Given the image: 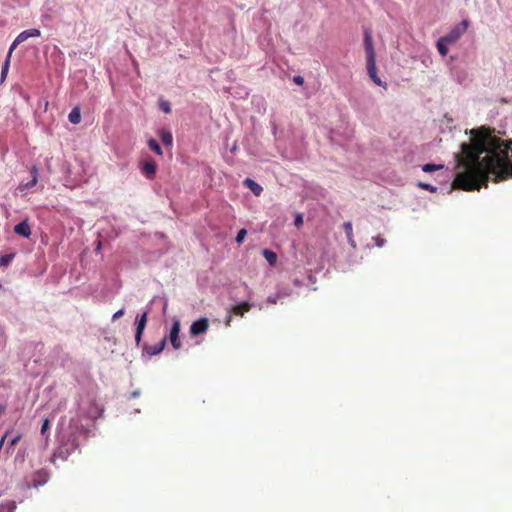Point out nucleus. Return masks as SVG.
Masks as SVG:
<instances>
[{
	"label": "nucleus",
	"instance_id": "nucleus-29",
	"mask_svg": "<svg viewBox=\"0 0 512 512\" xmlns=\"http://www.w3.org/2000/svg\"><path fill=\"white\" fill-rule=\"evenodd\" d=\"M50 426V421L49 419H45L42 423V426H41V434L42 435H45V433L47 432L48 428Z\"/></svg>",
	"mask_w": 512,
	"mask_h": 512
},
{
	"label": "nucleus",
	"instance_id": "nucleus-32",
	"mask_svg": "<svg viewBox=\"0 0 512 512\" xmlns=\"http://www.w3.org/2000/svg\"><path fill=\"white\" fill-rule=\"evenodd\" d=\"M124 313H125V312H124V309H120V310H118L117 312H115V313L113 314V316H112V320H113V321H115V320H117V319L121 318V317L124 315Z\"/></svg>",
	"mask_w": 512,
	"mask_h": 512
},
{
	"label": "nucleus",
	"instance_id": "nucleus-20",
	"mask_svg": "<svg viewBox=\"0 0 512 512\" xmlns=\"http://www.w3.org/2000/svg\"><path fill=\"white\" fill-rule=\"evenodd\" d=\"M160 138L164 145H172L173 137L169 131L162 130L160 133Z\"/></svg>",
	"mask_w": 512,
	"mask_h": 512
},
{
	"label": "nucleus",
	"instance_id": "nucleus-21",
	"mask_svg": "<svg viewBox=\"0 0 512 512\" xmlns=\"http://www.w3.org/2000/svg\"><path fill=\"white\" fill-rule=\"evenodd\" d=\"M148 146L157 155H162L163 154L162 149H161L159 143L155 139H153V138L149 139L148 140Z\"/></svg>",
	"mask_w": 512,
	"mask_h": 512
},
{
	"label": "nucleus",
	"instance_id": "nucleus-33",
	"mask_svg": "<svg viewBox=\"0 0 512 512\" xmlns=\"http://www.w3.org/2000/svg\"><path fill=\"white\" fill-rule=\"evenodd\" d=\"M30 173H31L32 179H37L38 180V169H37L36 166H32L31 167Z\"/></svg>",
	"mask_w": 512,
	"mask_h": 512
},
{
	"label": "nucleus",
	"instance_id": "nucleus-37",
	"mask_svg": "<svg viewBox=\"0 0 512 512\" xmlns=\"http://www.w3.org/2000/svg\"><path fill=\"white\" fill-rule=\"evenodd\" d=\"M232 315L230 312L228 314V316L226 317V320H225V326L229 327L231 325V321H232Z\"/></svg>",
	"mask_w": 512,
	"mask_h": 512
},
{
	"label": "nucleus",
	"instance_id": "nucleus-3",
	"mask_svg": "<svg viewBox=\"0 0 512 512\" xmlns=\"http://www.w3.org/2000/svg\"><path fill=\"white\" fill-rule=\"evenodd\" d=\"M180 330H181L180 320L177 318H174L172 327H171L170 333H169V341L175 350H179L182 347V343H181L180 337H179Z\"/></svg>",
	"mask_w": 512,
	"mask_h": 512
},
{
	"label": "nucleus",
	"instance_id": "nucleus-38",
	"mask_svg": "<svg viewBox=\"0 0 512 512\" xmlns=\"http://www.w3.org/2000/svg\"><path fill=\"white\" fill-rule=\"evenodd\" d=\"M347 239H348L349 244H350L353 248H355V247H356V242H355V240H354L353 236H349V237H347Z\"/></svg>",
	"mask_w": 512,
	"mask_h": 512
},
{
	"label": "nucleus",
	"instance_id": "nucleus-4",
	"mask_svg": "<svg viewBox=\"0 0 512 512\" xmlns=\"http://www.w3.org/2000/svg\"><path fill=\"white\" fill-rule=\"evenodd\" d=\"M41 35V31L39 29H28L25 31H22L16 39L13 41V43L10 46V51H14V49L20 45L21 43L25 42L28 38L31 37H39Z\"/></svg>",
	"mask_w": 512,
	"mask_h": 512
},
{
	"label": "nucleus",
	"instance_id": "nucleus-11",
	"mask_svg": "<svg viewBox=\"0 0 512 512\" xmlns=\"http://www.w3.org/2000/svg\"><path fill=\"white\" fill-rule=\"evenodd\" d=\"M364 46H365V52H366V59L375 58L373 41H372L371 35L368 31H365V34H364Z\"/></svg>",
	"mask_w": 512,
	"mask_h": 512
},
{
	"label": "nucleus",
	"instance_id": "nucleus-23",
	"mask_svg": "<svg viewBox=\"0 0 512 512\" xmlns=\"http://www.w3.org/2000/svg\"><path fill=\"white\" fill-rule=\"evenodd\" d=\"M37 182H38L37 179H31L29 182H27L25 184H20L19 190L24 191V190L30 189V188L34 187L37 184Z\"/></svg>",
	"mask_w": 512,
	"mask_h": 512
},
{
	"label": "nucleus",
	"instance_id": "nucleus-7",
	"mask_svg": "<svg viewBox=\"0 0 512 512\" xmlns=\"http://www.w3.org/2000/svg\"><path fill=\"white\" fill-rule=\"evenodd\" d=\"M48 479H49L48 472L44 469H40V470L36 471L35 473H33L32 477H31V484H29L28 486L37 488V487L42 486L45 483H47Z\"/></svg>",
	"mask_w": 512,
	"mask_h": 512
},
{
	"label": "nucleus",
	"instance_id": "nucleus-18",
	"mask_svg": "<svg viewBox=\"0 0 512 512\" xmlns=\"http://www.w3.org/2000/svg\"><path fill=\"white\" fill-rule=\"evenodd\" d=\"M16 509V503L14 501H5L0 504V512H14Z\"/></svg>",
	"mask_w": 512,
	"mask_h": 512
},
{
	"label": "nucleus",
	"instance_id": "nucleus-17",
	"mask_svg": "<svg viewBox=\"0 0 512 512\" xmlns=\"http://www.w3.org/2000/svg\"><path fill=\"white\" fill-rule=\"evenodd\" d=\"M262 255L263 257L268 261V263L270 265H274L277 261V255L275 252L271 251V250H268V249H264L262 251Z\"/></svg>",
	"mask_w": 512,
	"mask_h": 512
},
{
	"label": "nucleus",
	"instance_id": "nucleus-2",
	"mask_svg": "<svg viewBox=\"0 0 512 512\" xmlns=\"http://www.w3.org/2000/svg\"><path fill=\"white\" fill-rule=\"evenodd\" d=\"M467 28L468 21L463 20L459 25L454 27L448 34L443 36V40H445L448 44H454L466 32Z\"/></svg>",
	"mask_w": 512,
	"mask_h": 512
},
{
	"label": "nucleus",
	"instance_id": "nucleus-31",
	"mask_svg": "<svg viewBox=\"0 0 512 512\" xmlns=\"http://www.w3.org/2000/svg\"><path fill=\"white\" fill-rule=\"evenodd\" d=\"M419 186L425 190H428V191H431V192H435L436 191V187L430 185V184H427V183H420Z\"/></svg>",
	"mask_w": 512,
	"mask_h": 512
},
{
	"label": "nucleus",
	"instance_id": "nucleus-22",
	"mask_svg": "<svg viewBox=\"0 0 512 512\" xmlns=\"http://www.w3.org/2000/svg\"><path fill=\"white\" fill-rule=\"evenodd\" d=\"M444 166L443 165H436V164H425L423 166V171L424 172H433V171H436V170H440L442 169Z\"/></svg>",
	"mask_w": 512,
	"mask_h": 512
},
{
	"label": "nucleus",
	"instance_id": "nucleus-40",
	"mask_svg": "<svg viewBox=\"0 0 512 512\" xmlns=\"http://www.w3.org/2000/svg\"><path fill=\"white\" fill-rule=\"evenodd\" d=\"M268 301L272 304H275L276 303V300L275 299H272L271 297L268 298Z\"/></svg>",
	"mask_w": 512,
	"mask_h": 512
},
{
	"label": "nucleus",
	"instance_id": "nucleus-41",
	"mask_svg": "<svg viewBox=\"0 0 512 512\" xmlns=\"http://www.w3.org/2000/svg\"><path fill=\"white\" fill-rule=\"evenodd\" d=\"M101 247V242H98L97 250H99Z\"/></svg>",
	"mask_w": 512,
	"mask_h": 512
},
{
	"label": "nucleus",
	"instance_id": "nucleus-12",
	"mask_svg": "<svg viewBox=\"0 0 512 512\" xmlns=\"http://www.w3.org/2000/svg\"><path fill=\"white\" fill-rule=\"evenodd\" d=\"M251 308L252 305L249 302L244 301L233 306L230 310V313L242 317L246 312H249Z\"/></svg>",
	"mask_w": 512,
	"mask_h": 512
},
{
	"label": "nucleus",
	"instance_id": "nucleus-19",
	"mask_svg": "<svg viewBox=\"0 0 512 512\" xmlns=\"http://www.w3.org/2000/svg\"><path fill=\"white\" fill-rule=\"evenodd\" d=\"M447 44L448 43L445 40H443V37H441L437 41V50L440 53V55H442V56H446L447 55V53H448Z\"/></svg>",
	"mask_w": 512,
	"mask_h": 512
},
{
	"label": "nucleus",
	"instance_id": "nucleus-13",
	"mask_svg": "<svg viewBox=\"0 0 512 512\" xmlns=\"http://www.w3.org/2000/svg\"><path fill=\"white\" fill-rule=\"evenodd\" d=\"M14 232L18 235H21L25 238H29L31 235L30 225L26 220L20 222L14 227Z\"/></svg>",
	"mask_w": 512,
	"mask_h": 512
},
{
	"label": "nucleus",
	"instance_id": "nucleus-34",
	"mask_svg": "<svg viewBox=\"0 0 512 512\" xmlns=\"http://www.w3.org/2000/svg\"><path fill=\"white\" fill-rule=\"evenodd\" d=\"M303 224V217L301 214H298L295 218V226L300 227Z\"/></svg>",
	"mask_w": 512,
	"mask_h": 512
},
{
	"label": "nucleus",
	"instance_id": "nucleus-5",
	"mask_svg": "<svg viewBox=\"0 0 512 512\" xmlns=\"http://www.w3.org/2000/svg\"><path fill=\"white\" fill-rule=\"evenodd\" d=\"M209 328V321L206 317H201L198 320L194 321L189 329L190 335L192 337L204 334Z\"/></svg>",
	"mask_w": 512,
	"mask_h": 512
},
{
	"label": "nucleus",
	"instance_id": "nucleus-25",
	"mask_svg": "<svg viewBox=\"0 0 512 512\" xmlns=\"http://www.w3.org/2000/svg\"><path fill=\"white\" fill-rule=\"evenodd\" d=\"M246 234H247L246 229H244V228H243V229H240V230L238 231L237 236H236V239H235V240H236V242H237L238 244H241V243L243 242V240H244V238H245Z\"/></svg>",
	"mask_w": 512,
	"mask_h": 512
},
{
	"label": "nucleus",
	"instance_id": "nucleus-6",
	"mask_svg": "<svg viewBox=\"0 0 512 512\" xmlns=\"http://www.w3.org/2000/svg\"><path fill=\"white\" fill-rule=\"evenodd\" d=\"M148 320V311H144L140 316L136 317V332H135V342L136 345L139 346L143 332L145 330L146 324Z\"/></svg>",
	"mask_w": 512,
	"mask_h": 512
},
{
	"label": "nucleus",
	"instance_id": "nucleus-9",
	"mask_svg": "<svg viewBox=\"0 0 512 512\" xmlns=\"http://www.w3.org/2000/svg\"><path fill=\"white\" fill-rule=\"evenodd\" d=\"M166 345V338H162L157 344L155 345H145L143 347V351L149 355L154 356L159 353H161Z\"/></svg>",
	"mask_w": 512,
	"mask_h": 512
},
{
	"label": "nucleus",
	"instance_id": "nucleus-27",
	"mask_svg": "<svg viewBox=\"0 0 512 512\" xmlns=\"http://www.w3.org/2000/svg\"><path fill=\"white\" fill-rule=\"evenodd\" d=\"M343 228H344V231H345L347 237L353 236V228H352L351 222H345L343 225Z\"/></svg>",
	"mask_w": 512,
	"mask_h": 512
},
{
	"label": "nucleus",
	"instance_id": "nucleus-26",
	"mask_svg": "<svg viewBox=\"0 0 512 512\" xmlns=\"http://www.w3.org/2000/svg\"><path fill=\"white\" fill-rule=\"evenodd\" d=\"M159 107L160 109L164 112V113H170L171 112V107H170V103L167 102V101H160L159 103Z\"/></svg>",
	"mask_w": 512,
	"mask_h": 512
},
{
	"label": "nucleus",
	"instance_id": "nucleus-8",
	"mask_svg": "<svg viewBox=\"0 0 512 512\" xmlns=\"http://www.w3.org/2000/svg\"><path fill=\"white\" fill-rule=\"evenodd\" d=\"M367 60V72L371 80L378 86H382V81L377 75L376 69V61L375 58L366 59Z\"/></svg>",
	"mask_w": 512,
	"mask_h": 512
},
{
	"label": "nucleus",
	"instance_id": "nucleus-14",
	"mask_svg": "<svg viewBox=\"0 0 512 512\" xmlns=\"http://www.w3.org/2000/svg\"><path fill=\"white\" fill-rule=\"evenodd\" d=\"M244 185L248 188H250V190L256 195V196H259L262 191H263V188L258 184L256 183L254 180L250 179V178H247L244 180Z\"/></svg>",
	"mask_w": 512,
	"mask_h": 512
},
{
	"label": "nucleus",
	"instance_id": "nucleus-28",
	"mask_svg": "<svg viewBox=\"0 0 512 512\" xmlns=\"http://www.w3.org/2000/svg\"><path fill=\"white\" fill-rule=\"evenodd\" d=\"M12 255H4L0 258V266H7L12 260Z\"/></svg>",
	"mask_w": 512,
	"mask_h": 512
},
{
	"label": "nucleus",
	"instance_id": "nucleus-30",
	"mask_svg": "<svg viewBox=\"0 0 512 512\" xmlns=\"http://www.w3.org/2000/svg\"><path fill=\"white\" fill-rule=\"evenodd\" d=\"M375 241L376 246L383 247L385 245L386 240L380 236H376L373 238Z\"/></svg>",
	"mask_w": 512,
	"mask_h": 512
},
{
	"label": "nucleus",
	"instance_id": "nucleus-15",
	"mask_svg": "<svg viewBox=\"0 0 512 512\" xmlns=\"http://www.w3.org/2000/svg\"><path fill=\"white\" fill-rule=\"evenodd\" d=\"M68 119L72 124H79L81 121V112L78 106L74 107L68 115Z\"/></svg>",
	"mask_w": 512,
	"mask_h": 512
},
{
	"label": "nucleus",
	"instance_id": "nucleus-1",
	"mask_svg": "<svg viewBox=\"0 0 512 512\" xmlns=\"http://www.w3.org/2000/svg\"><path fill=\"white\" fill-rule=\"evenodd\" d=\"M470 133V142L462 143L455 155L457 168L463 170L456 174L453 188L480 190L488 186L490 177L494 182L512 177V140H503L484 126Z\"/></svg>",
	"mask_w": 512,
	"mask_h": 512
},
{
	"label": "nucleus",
	"instance_id": "nucleus-10",
	"mask_svg": "<svg viewBox=\"0 0 512 512\" xmlns=\"http://www.w3.org/2000/svg\"><path fill=\"white\" fill-rule=\"evenodd\" d=\"M156 170H157V167H156V164L154 161L152 160H146L143 162L142 164V167H141V171L142 173L148 178V179H153L155 174H156Z\"/></svg>",
	"mask_w": 512,
	"mask_h": 512
},
{
	"label": "nucleus",
	"instance_id": "nucleus-36",
	"mask_svg": "<svg viewBox=\"0 0 512 512\" xmlns=\"http://www.w3.org/2000/svg\"><path fill=\"white\" fill-rule=\"evenodd\" d=\"M293 81L298 85H302L304 83V79L302 76H295Z\"/></svg>",
	"mask_w": 512,
	"mask_h": 512
},
{
	"label": "nucleus",
	"instance_id": "nucleus-35",
	"mask_svg": "<svg viewBox=\"0 0 512 512\" xmlns=\"http://www.w3.org/2000/svg\"><path fill=\"white\" fill-rule=\"evenodd\" d=\"M11 432V429H8L5 434L2 436L1 440H0V450L2 449L4 443H5V440L7 438V436L10 434Z\"/></svg>",
	"mask_w": 512,
	"mask_h": 512
},
{
	"label": "nucleus",
	"instance_id": "nucleus-16",
	"mask_svg": "<svg viewBox=\"0 0 512 512\" xmlns=\"http://www.w3.org/2000/svg\"><path fill=\"white\" fill-rule=\"evenodd\" d=\"M12 51L9 50L8 55L6 57V60L2 66L1 70V82L5 80L8 74L9 66H10V59H11Z\"/></svg>",
	"mask_w": 512,
	"mask_h": 512
},
{
	"label": "nucleus",
	"instance_id": "nucleus-39",
	"mask_svg": "<svg viewBox=\"0 0 512 512\" xmlns=\"http://www.w3.org/2000/svg\"><path fill=\"white\" fill-rule=\"evenodd\" d=\"M6 410V407L4 405H0V414L4 413Z\"/></svg>",
	"mask_w": 512,
	"mask_h": 512
},
{
	"label": "nucleus",
	"instance_id": "nucleus-24",
	"mask_svg": "<svg viewBox=\"0 0 512 512\" xmlns=\"http://www.w3.org/2000/svg\"><path fill=\"white\" fill-rule=\"evenodd\" d=\"M21 438H22V434H21V433H18L16 436H14V437L10 440V442H9V444H8V447H7V448H8V449H11V448H13L14 446H16V445L18 444V442L21 440Z\"/></svg>",
	"mask_w": 512,
	"mask_h": 512
}]
</instances>
